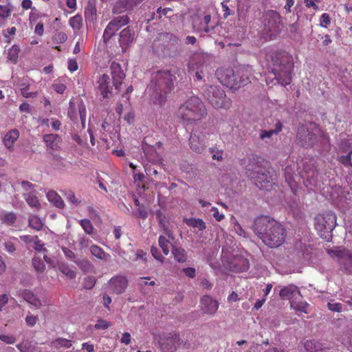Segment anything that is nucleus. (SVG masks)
Here are the masks:
<instances>
[{
	"label": "nucleus",
	"instance_id": "obj_1",
	"mask_svg": "<svg viewBox=\"0 0 352 352\" xmlns=\"http://www.w3.org/2000/svg\"><path fill=\"white\" fill-rule=\"evenodd\" d=\"M252 227L254 233L270 248H278L285 241V229L270 217L261 216L256 218Z\"/></svg>",
	"mask_w": 352,
	"mask_h": 352
},
{
	"label": "nucleus",
	"instance_id": "obj_2",
	"mask_svg": "<svg viewBox=\"0 0 352 352\" xmlns=\"http://www.w3.org/2000/svg\"><path fill=\"white\" fill-rule=\"evenodd\" d=\"M207 109L198 97L192 96L182 104L177 115L186 124H196L207 116Z\"/></svg>",
	"mask_w": 352,
	"mask_h": 352
},
{
	"label": "nucleus",
	"instance_id": "obj_3",
	"mask_svg": "<svg viewBox=\"0 0 352 352\" xmlns=\"http://www.w3.org/2000/svg\"><path fill=\"white\" fill-rule=\"evenodd\" d=\"M110 76L107 74H101L97 80V88L104 98L112 96L113 87L118 90L125 77V74L120 65L113 61L110 66Z\"/></svg>",
	"mask_w": 352,
	"mask_h": 352
},
{
	"label": "nucleus",
	"instance_id": "obj_4",
	"mask_svg": "<svg viewBox=\"0 0 352 352\" xmlns=\"http://www.w3.org/2000/svg\"><path fill=\"white\" fill-rule=\"evenodd\" d=\"M175 80V75L169 70H159L152 74L149 89L155 92V97L160 106L164 104L166 96L173 90Z\"/></svg>",
	"mask_w": 352,
	"mask_h": 352
},
{
	"label": "nucleus",
	"instance_id": "obj_5",
	"mask_svg": "<svg viewBox=\"0 0 352 352\" xmlns=\"http://www.w3.org/2000/svg\"><path fill=\"white\" fill-rule=\"evenodd\" d=\"M216 76L223 85L235 90L250 82L248 71L245 68H239L236 71L230 67L219 68L216 71Z\"/></svg>",
	"mask_w": 352,
	"mask_h": 352
},
{
	"label": "nucleus",
	"instance_id": "obj_6",
	"mask_svg": "<svg viewBox=\"0 0 352 352\" xmlns=\"http://www.w3.org/2000/svg\"><path fill=\"white\" fill-rule=\"evenodd\" d=\"M204 96L215 109H228L232 106L231 100L219 86L207 85L204 90Z\"/></svg>",
	"mask_w": 352,
	"mask_h": 352
},
{
	"label": "nucleus",
	"instance_id": "obj_7",
	"mask_svg": "<svg viewBox=\"0 0 352 352\" xmlns=\"http://www.w3.org/2000/svg\"><path fill=\"white\" fill-rule=\"evenodd\" d=\"M315 228L320 236L327 239L336 226V216L331 212L319 214L315 218Z\"/></svg>",
	"mask_w": 352,
	"mask_h": 352
},
{
	"label": "nucleus",
	"instance_id": "obj_8",
	"mask_svg": "<svg viewBox=\"0 0 352 352\" xmlns=\"http://www.w3.org/2000/svg\"><path fill=\"white\" fill-rule=\"evenodd\" d=\"M282 16L275 10H268L264 16L263 31L270 39H274L281 31Z\"/></svg>",
	"mask_w": 352,
	"mask_h": 352
},
{
	"label": "nucleus",
	"instance_id": "obj_9",
	"mask_svg": "<svg viewBox=\"0 0 352 352\" xmlns=\"http://www.w3.org/2000/svg\"><path fill=\"white\" fill-rule=\"evenodd\" d=\"M159 39L164 43H167L163 51L164 54L174 57L179 54L178 47L179 38L178 36L173 34L166 32L161 34L159 36Z\"/></svg>",
	"mask_w": 352,
	"mask_h": 352
},
{
	"label": "nucleus",
	"instance_id": "obj_10",
	"mask_svg": "<svg viewBox=\"0 0 352 352\" xmlns=\"http://www.w3.org/2000/svg\"><path fill=\"white\" fill-rule=\"evenodd\" d=\"M292 64L287 63L274 67L273 72L278 83L285 86L290 84L292 80Z\"/></svg>",
	"mask_w": 352,
	"mask_h": 352
},
{
	"label": "nucleus",
	"instance_id": "obj_11",
	"mask_svg": "<svg viewBox=\"0 0 352 352\" xmlns=\"http://www.w3.org/2000/svg\"><path fill=\"white\" fill-rule=\"evenodd\" d=\"M211 20L210 14L197 13L192 18V27L197 32L208 33L210 31L209 23Z\"/></svg>",
	"mask_w": 352,
	"mask_h": 352
},
{
	"label": "nucleus",
	"instance_id": "obj_12",
	"mask_svg": "<svg viewBox=\"0 0 352 352\" xmlns=\"http://www.w3.org/2000/svg\"><path fill=\"white\" fill-rule=\"evenodd\" d=\"M135 39V32L129 26L122 30L120 33L119 45L122 52H126Z\"/></svg>",
	"mask_w": 352,
	"mask_h": 352
},
{
	"label": "nucleus",
	"instance_id": "obj_13",
	"mask_svg": "<svg viewBox=\"0 0 352 352\" xmlns=\"http://www.w3.org/2000/svg\"><path fill=\"white\" fill-rule=\"evenodd\" d=\"M109 286L113 293L120 294L125 292L128 280L125 276L116 275L109 280Z\"/></svg>",
	"mask_w": 352,
	"mask_h": 352
},
{
	"label": "nucleus",
	"instance_id": "obj_14",
	"mask_svg": "<svg viewBox=\"0 0 352 352\" xmlns=\"http://www.w3.org/2000/svg\"><path fill=\"white\" fill-rule=\"evenodd\" d=\"M251 177L254 179L256 186L260 189H267L272 186V178L265 171L255 170L251 173Z\"/></svg>",
	"mask_w": 352,
	"mask_h": 352
},
{
	"label": "nucleus",
	"instance_id": "obj_15",
	"mask_svg": "<svg viewBox=\"0 0 352 352\" xmlns=\"http://www.w3.org/2000/svg\"><path fill=\"white\" fill-rule=\"evenodd\" d=\"M189 146L193 152L198 154L202 153L206 148L204 136L192 133L189 138Z\"/></svg>",
	"mask_w": 352,
	"mask_h": 352
},
{
	"label": "nucleus",
	"instance_id": "obj_16",
	"mask_svg": "<svg viewBox=\"0 0 352 352\" xmlns=\"http://www.w3.org/2000/svg\"><path fill=\"white\" fill-rule=\"evenodd\" d=\"M219 307V303L209 296H204L201 299V308L206 314H214Z\"/></svg>",
	"mask_w": 352,
	"mask_h": 352
},
{
	"label": "nucleus",
	"instance_id": "obj_17",
	"mask_svg": "<svg viewBox=\"0 0 352 352\" xmlns=\"http://www.w3.org/2000/svg\"><path fill=\"white\" fill-rule=\"evenodd\" d=\"M143 0H119L113 8V13L120 14L127 9L133 8Z\"/></svg>",
	"mask_w": 352,
	"mask_h": 352
},
{
	"label": "nucleus",
	"instance_id": "obj_18",
	"mask_svg": "<svg viewBox=\"0 0 352 352\" xmlns=\"http://www.w3.org/2000/svg\"><path fill=\"white\" fill-rule=\"evenodd\" d=\"M19 137V131L17 129H11L6 133L3 138L5 146L10 151H13L14 143Z\"/></svg>",
	"mask_w": 352,
	"mask_h": 352
},
{
	"label": "nucleus",
	"instance_id": "obj_19",
	"mask_svg": "<svg viewBox=\"0 0 352 352\" xmlns=\"http://www.w3.org/2000/svg\"><path fill=\"white\" fill-rule=\"evenodd\" d=\"M296 295H300V292L298 287L294 285H289L282 288L279 292V296L282 299L291 300Z\"/></svg>",
	"mask_w": 352,
	"mask_h": 352
},
{
	"label": "nucleus",
	"instance_id": "obj_20",
	"mask_svg": "<svg viewBox=\"0 0 352 352\" xmlns=\"http://www.w3.org/2000/svg\"><path fill=\"white\" fill-rule=\"evenodd\" d=\"M43 141L52 150L57 151L60 148V138L57 134L50 133L43 136Z\"/></svg>",
	"mask_w": 352,
	"mask_h": 352
},
{
	"label": "nucleus",
	"instance_id": "obj_21",
	"mask_svg": "<svg viewBox=\"0 0 352 352\" xmlns=\"http://www.w3.org/2000/svg\"><path fill=\"white\" fill-rule=\"evenodd\" d=\"M283 129V123L279 120H275L274 128L269 130H261L259 138L261 140L271 138L273 135L278 134Z\"/></svg>",
	"mask_w": 352,
	"mask_h": 352
},
{
	"label": "nucleus",
	"instance_id": "obj_22",
	"mask_svg": "<svg viewBox=\"0 0 352 352\" xmlns=\"http://www.w3.org/2000/svg\"><path fill=\"white\" fill-rule=\"evenodd\" d=\"M171 246V253L174 259L179 263H186L188 260V253L186 250L173 245Z\"/></svg>",
	"mask_w": 352,
	"mask_h": 352
},
{
	"label": "nucleus",
	"instance_id": "obj_23",
	"mask_svg": "<svg viewBox=\"0 0 352 352\" xmlns=\"http://www.w3.org/2000/svg\"><path fill=\"white\" fill-rule=\"evenodd\" d=\"M21 295L25 301H27L32 305L37 308L41 306V300L38 298H37V296L30 290L24 289L21 292Z\"/></svg>",
	"mask_w": 352,
	"mask_h": 352
},
{
	"label": "nucleus",
	"instance_id": "obj_24",
	"mask_svg": "<svg viewBox=\"0 0 352 352\" xmlns=\"http://www.w3.org/2000/svg\"><path fill=\"white\" fill-rule=\"evenodd\" d=\"M340 270L346 274H352V254L349 253L341 260L339 263Z\"/></svg>",
	"mask_w": 352,
	"mask_h": 352
},
{
	"label": "nucleus",
	"instance_id": "obj_25",
	"mask_svg": "<svg viewBox=\"0 0 352 352\" xmlns=\"http://www.w3.org/2000/svg\"><path fill=\"white\" fill-rule=\"evenodd\" d=\"M47 197L50 202L54 204L59 208H63L65 206L64 201L60 196L54 190H50L47 193Z\"/></svg>",
	"mask_w": 352,
	"mask_h": 352
},
{
	"label": "nucleus",
	"instance_id": "obj_26",
	"mask_svg": "<svg viewBox=\"0 0 352 352\" xmlns=\"http://www.w3.org/2000/svg\"><path fill=\"white\" fill-rule=\"evenodd\" d=\"M90 252L93 256L103 261H107L111 257L109 254L106 253L100 247L96 245L90 247Z\"/></svg>",
	"mask_w": 352,
	"mask_h": 352
},
{
	"label": "nucleus",
	"instance_id": "obj_27",
	"mask_svg": "<svg viewBox=\"0 0 352 352\" xmlns=\"http://www.w3.org/2000/svg\"><path fill=\"white\" fill-rule=\"evenodd\" d=\"M50 346L56 349L64 348L69 349L72 346V340L63 338H58L52 340Z\"/></svg>",
	"mask_w": 352,
	"mask_h": 352
},
{
	"label": "nucleus",
	"instance_id": "obj_28",
	"mask_svg": "<svg viewBox=\"0 0 352 352\" xmlns=\"http://www.w3.org/2000/svg\"><path fill=\"white\" fill-rule=\"evenodd\" d=\"M118 28L113 23H109L103 33V41L107 44L113 35L118 31Z\"/></svg>",
	"mask_w": 352,
	"mask_h": 352
},
{
	"label": "nucleus",
	"instance_id": "obj_29",
	"mask_svg": "<svg viewBox=\"0 0 352 352\" xmlns=\"http://www.w3.org/2000/svg\"><path fill=\"white\" fill-rule=\"evenodd\" d=\"M118 28L113 23H109L103 33V41L107 44L113 35L118 31Z\"/></svg>",
	"mask_w": 352,
	"mask_h": 352
},
{
	"label": "nucleus",
	"instance_id": "obj_30",
	"mask_svg": "<svg viewBox=\"0 0 352 352\" xmlns=\"http://www.w3.org/2000/svg\"><path fill=\"white\" fill-rule=\"evenodd\" d=\"M328 253L331 258H338V261L340 263L341 260L349 253V251L342 249L341 248H336L333 250H328Z\"/></svg>",
	"mask_w": 352,
	"mask_h": 352
},
{
	"label": "nucleus",
	"instance_id": "obj_31",
	"mask_svg": "<svg viewBox=\"0 0 352 352\" xmlns=\"http://www.w3.org/2000/svg\"><path fill=\"white\" fill-rule=\"evenodd\" d=\"M20 48L18 45H14L8 50V58L13 64L18 61Z\"/></svg>",
	"mask_w": 352,
	"mask_h": 352
},
{
	"label": "nucleus",
	"instance_id": "obj_32",
	"mask_svg": "<svg viewBox=\"0 0 352 352\" xmlns=\"http://www.w3.org/2000/svg\"><path fill=\"white\" fill-rule=\"evenodd\" d=\"M24 196V198L27 202V204L32 208H38L41 206L40 204V201L38 199V197L31 193V192H29V193H25L23 195Z\"/></svg>",
	"mask_w": 352,
	"mask_h": 352
},
{
	"label": "nucleus",
	"instance_id": "obj_33",
	"mask_svg": "<svg viewBox=\"0 0 352 352\" xmlns=\"http://www.w3.org/2000/svg\"><path fill=\"white\" fill-rule=\"evenodd\" d=\"M59 271L65 275L68 278L73 279L76 276V272L72 270L67 264L62 263L58 265Z\"/></svg>",
	"mask_w": 352,
	"mask_h": 352
},
{
	"label": "nucleus",
	"instance_id": "obj_34",
	"mask_svg": "<svg viewBox=\"0 0 352 352\" xmlns=\"http://www.w3.org/2000/svg\"><path fill=\"white\" fill-rule=\"evenodd\" d=\"M186 223L192 228H197L199 231H203L206 229V223L201 219L191 218L186 221Z\"/></svg>",
	"mask_w": 352,
	"mask_h": 352
},
{
	"label": "nucleus",
	"instance_id": "obj_35",
	"mask_svg": "<svg viewBox=\"0 0 352 352\" xmlns=\"http://www.w3.org/2000/svg\"><path fill=\"white\" fill-rule=\"evenodd\" d=\"M16 215L14 212H6V214L0 216V219L2 222L8 226L13 225L16 221Z\"/></svg>",
	"mask_w": 352,
	"mask_h": 352
},
{
	"label": "nucleus",
	"instance_id": "obj_36",
	"mask_svg": "<svg viewBox=\"0 0 352 352\" xmlns=\"http://www.w3.org/2000/svg\"><path fill=\"white\" fill-rule=\"evenodd\" d=\"M158 244L161 248L164 255H168L170 252L169 245H171L169 240H168L164 236L160 235L158 239Z\"/></svg>",
	"mask_w": 352,
	"mask_h": 352
},
{
	"label": "nucleus",
	"instance_id": "obj_37",
	"mask_svg": "<svg viewBox=\"0 0 352 352\" xmlns=\"http://www.w3.org/2000/svg\"><path fill=\"white\" fill-rule=\"evenodd\" d=\"M129 21V19L126 15H122L115 17L110 22L113 23L118 30L126 25Z\"/></svg>",
	"mask_w": 352,
	"mask_h": 352
},
{
	"label": "nucleus",
	"instance_id": "obj_38",
	"mask_svg": "<svg viewBox=\"0 0 352 352\" xmlns=\"http://www.w3.org/2000/svg\"><path fill=\"white\" fill-rule=\"evenodd\" d=\"M29 226L36 230H41L43 228V223L38 217L33 215L29 219Z\"/></svg>",
	"mask_w": 352,
	"mask_h": 352
},
{
	"label": "nucleus",
	"instance_id": "obj_39",
	"mask_svg": "<svg viewBox=\"0 0 352 352\" xmlns=\"http://www.w3.org/2000/svg\"><path fill=\"white\" fill-rule=\"evenodd\" d=\"M20 352H34L35 346L31 342L25 341L16 345Z\"/></svg>",
	"mask_w": 352,
	"mask_h": 352
},
{
	"label": "nucleus",
	"instance_id": "obj_40",
	"mask_svg": "<svg viewBox=\"0 0 352 352\" xmlns=\"http://www.w3.org/2000/svg\"><path fill=\"white\" fill-rule=\"evenodd\" d=\"M32 265L34 270L38 273H41L45 270V264L41 258L34 257L32 258Z\"/></svg>",
	"mask_w": 352,
	"mask_h": 352
},
{
	"label": "nucleus",
	"instance_id": "obj_41",
	"mask_svg": "<svg viewBox=\"0 0 352 352\" xmlns=\"http://www.w3.org/2000/svg\"><path fill=\"white\" fill-rule=\"evenodd\" d=\"M12 14V9L8 5H0V19H6Z\"/></svg>",
	"mask_w": 352,
	"mask_h": 352
},
{
	"label": "nucleus",
	"instance_id": "obj_42",
	"mask_svg": "<svg viewBox=\"0 0 352 352\" xmlns=\"http://www.w3.org/2000/svg\"><path fill=\"white\" fill-rule=\"evenodd\" d=\"M210 152L212 153V160L217 161L223 160V150L219 149L216 146H212L210 148Z\"/></svg>",
	"mask_w": 352,
	"mask_h": 352
},
{
	"label": "nucleus",
	"instance_id": "obj_43",
	"mask_svg": "<svg viewBox=\"0 0 352 352\" xmlns=\"http://www.w3.org/2000/svg\"><path fill=\"white\" fill-rule=\"evenodd\" d=\"M304 346L308 352H316L318 350L319 344L314 340H307L304 344Z\"/></svg>",
	"mask_w": 352,
	"mask_h": 352
},
{
	"label": "nucleus",
	"instance_id": "obj_44",
	"mask_svg": "<svg viewBox=\"0 0 352 352\" xmlns=\"http://www.w3.org/2000/svg\"><path fill=\"white\" fill-rule=\"evenodd\" d=\"M80 224L87 234H91L93 233L94 226L89 219H84L80 220Z\"/></svg>",
	"mask_w": 352,
	"mask_h": 352
},
{
	"label": "nucleus",
	"instance_id": "obj_45",
	"mask_svg": "<svg viewBox=\"0 0 352 352\" xmlns=\"http://www.w3.org/2000/svg\"><path fill=\"white\" fill-rule=\"evenodd\" d=\"M291 306L296 311H299L303 313H307V308L309 305L305 302H300L299 303H296L294 301L292 300Z\"/></svg>",
	"mask_w": 352,
	"mask_h": 352
},
{
	"label": "nucleus",
	"instance_id": "obj_46",
	"mask_svg": "<svg viewBox=\"0 0 352 352\" xmlns=\"http://www.w3.org/2000/svg\"><path fill=\"white\" fill-rule=\"evenodd\" d=\"M67 38V34L63 32H57L54 34L52 37V41L56 43H63L66 41Z\"/></svg>",
	"mask_w": 352,
	"mask_h": 352
},
{
	"label": "nucleus",
	"instance_id": "obj_47",
	"mask_svg": "<svg viewBox=\"0 0 352 352\" xmlns=\"http://www.w3.org/2000/svg\"><path fill=\"white\" fill-rule=\"evenodd\" d=\"M111 326V322L103 319H98L94 325V329L96 330H105L107 329Z\"/></svg>",
	"mask_w": 352,
	"mask_h": 352
},
{
	"label": "nucleus",
	"instance_id": "obj_48",
	"mask_svg": "<svg viewBox=\"0 0 352 352\" xmlns=\"http://www.w3.org/2000/svg\"><path fill=\"white\" fill-rule=\"evenodd\" d=\"M96 283V278L92 276H88L84 278L83 287L87 289H90L94 287Z\"/></svg>",
	"mask_w": 352,
	"mask_h": 352
},
{
	"label": "nucleus",
	"instance_id": "obj_49",
	"mask_svg": "<svg viewBox=\"0 0 352 352\" xmlns=\"http://www.w3.org/2000/svg\"><path fill=\"white\" fill-rule=\"evenodd\" d=\"M30 86L29 85H25V83H23L21 85V95L25 98H30L31 96H36L37 92H29Z\"/></svg>",
	"mask_w": 352,
	"mask_h": 352
},
{
	"label": "nucleus",
	"instance_id": "obj_50",
	"mask_svg": "<svg viewBox=\"0 0 352 352\" xmlns=\"http://www.w3.org/2000/svg\"><path fill=\"white\" fill-rule=\"evenodd\" d=\"M151 253L152 254V256L158 261L161 262V263H164V261H165V257L160 253V252L159 251V250L155 247V246H151Z\"/></svg>",
	"mask_w": 352,
	"mask_h": 352
},
{
	"label": "nucleus",
	"instance_id": "obj_51",
	"mask_svg": "<svg viewBox=\"0 0 352 352\" xmlns=\"http://www.w3.org/2000/svg\"><path fill=\"white\" fill-rule=\"evenodd\" d=\"M167 340L174 346V350H175L177 349V345L180 344L179 335L176 333H171L167 338Z\"/></svg>",
	"mask_w": 352,
	"mask_h": 352
},
{
	"label": "nucleus",
	"instance_id": "obj_52",
	"mask_svg": "<svg viewBox=\"0 0 352 352\" xmlns=\"http://www.w3.org/2000/svg\"><path fill=\"white\" fill-rule=\"evenodd\" d=\"M331 24V17L328 13H323L320 19V25L322 28H327Z\"/></svg>",
	"mask_w": 352,
	"mask_h": 352
},
{
	"label": "nucleus",
	"instance_id": "obj_53",
	"mask_svg": "<svg viewBox=\"0 0 352 352\" xmlns=\"http://www.w3.org/2000/svg\"><path fill=\"white\" fill-rule=\"evenodd\" d=\"M82 19L79 16H75L69 19V25L73 29H80L81 26Z\"/></svg>",
	"mask_w": 352,
	"mask_h": 352
},
{
	"label": "nucleus",
	"instance_id": "obj_54",
	"mask_svg": "<svg viewBox=\"0 0 352 352\" xmlns=\"http://www.w3.org/2000/svg\"><path fill=\"white\" fill-rule=\"evenodd\" d=\"M142 150L146 155H152L153 153H156L155 147L148 144L146 140L142 143Z\"/></svg>",
	"mask_w": 352,
	"mask_h": 352
},
{
	"label": "nucleus",
	"instance_id": "obj_55",
	"mask_svg": "<svg viewBox=\"0 0 352 352\" xmlns=\"http://www.w3.org/2000/svg\"><path fill=\"white\" fill-rule=\"evenodd\" d=\"M78 112H79L82 128H85L87 113H86V107L83 104H81L79 106Z\"/></svg>",
	"mask_w": 352,
	"mask_h": 352
},
{
	"label": "nucleus",
	"instance_id": "obj_56",
	"mask_svg": "<svg viewBox=\"0 0 352 352\" xmlns=\"http://www.w3.org/2000/svg\"><path fill=\"white\" fill-rule=\"evenodd\" d=\"M327 307L329 310L335 312H340L342 309V305L337 302H328Z\"/></svg>",
	"mask_w": 352,
	"mask_h": 352
},
{
	"label": "nucleus",
	"instance_id": "obj_57",
	"mask_svg": "<svg viewBox=\"0 0 352 352\" xmlns=\"http://www.w3.org/2000/svg\"><path fill=\"white\" fill-rule=\"evenodd\" d=\"M352 151H351L348 155H342L340 157L339 161L345 166H352L351 162V160Z\"/></svg>",
	"mask_w": 352,
	"mask_h": 352
},
{
	"label": "nucleus",
	"instance_id": "obj_58",
	"mask_svg": "<svg viewBox=\"0 0 352 352\" xmlns=\"http://www.w3.org/2000/svg\"><path fill=\"white\" fill-rule=\"evenodd\" d=\"M77 264L80 266V269L84 272H88L91 271L93 266L88 261H82L80 263H77Z\"/></svg>",
	"mask_w": 352,
	"mask_h": 352
},
{
	"label": "nucleus",
	"instance_id": "obj_59",
	"mask_svg": "<svg viewBox=\"0 0 352 352\" xmlns=\"http://www.w3.org/2000/svg\"><path fill=\"white\" fill-rule=\"evenodd\" d=\"M0 340L6 344H14L16 342V338L12 335L0 334Z\"/></svg>",
	"mask_w": 352,
	"mask_h": 352
},
{
	"label": "nucleus",
	"instance_id": "obj_60",
	"mask_svg": "<svg viewBox=\"0 0 352 352\" xmlns=\"http://www.w3.org/2000/svg\"><path fill=\"white\" fill-rule=\"evenodd\" d=\"M32 0H23L21 2V8L24 10H27L31 9V11H36L35 7H32Z\"/></svg>",
	"mask_w": 352,
	"mask_h": 352
},
{
	"label": "nucleus",
	"instance_id": "obj_61",
	"mask_svg": "<svg viewBox=\"0 0 352 352\" xmlns=\"http://www.w3.org/2000/svg\"><path fill=\"white\" fill-rule=\"evenodd\" d=\"M250 8V6L248 4L247 5H242L241 6L240 2H238V15L239 17H243L245 16V12L248 10Z\"/></svg>",
	"mask_w": 352,
	"mask_h": 352
},
{
	"label": "nucleus",
	"instance_id": "obj_62",
	"mask_svg": "<svg viewBox=\"0 0 352 352\" xmlns=\"http://www.w3.org/2000/svg\"><path fill=\"white\" fill-rule=\"evenodd\" d=\"M20 239L26 244L31 243L32 242L36 243V241H38L37 236L23 235L20 236Z\"/></svg>",
	"mask_w": 352,
	"mask_h": 352
},
{
	"label": "nucleus",
	"instance_id": "obj_63",
	"mask_svg": "<svg viewBox=\"0 0 352 352\" xmlns=\"http://www.w3.org/2000/svg\"><path fill=\"white\" fill-rule=\"evenodd\" d=\"M65 195L66 196V198L68 201H69L70 202H72V204H79L80 201L76 197L74 193L71 191V190H69L67 191Z\"/></svg>",
	"mask_w": 352,
	"mask_h": 352
},
{
	"label": "nucleus",
	"instance_id": "obj_64",
	"mask_svg": "<svg viewBox=\"0 0 352 352\" xmlns=\"http://www.w3.org/2000/svg\"><path fill=\"white\" fill-rule=\"evenodd\" d=\"M34 33L39 36H42L44 34V24L43 22L38 23L34 28Z\"/></svg>",
	"mask_w": 352,
	"mask_h": 352
}]
</instances>
